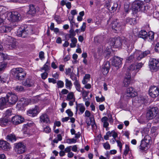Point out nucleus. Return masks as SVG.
Masks as SVG:
<instances>
[{"label":"nucleus","mask_w":159,"mask_h":159,"mask_svg":"<svg viewBox=\"0 0 159 159\" xmlns=\"http://www.w3.org/2000/svg\"><path fill=\"white\" fill-rule=\"evenodd\" d=\"M82 90H81V93L82 94L83 97H86L89 93V91H86L83 88L82 89Z\"/></svg>","instance_id":"43"},{"label":"nucleus","mask_w":159,"mask_h":159,"mask_svg":"<svg viewBox=\"0 0 159 159\" xmlns=\"http://www.w3.org/2000/svg\"><path fill=\"white\" fill-rule=\"evenodd\" d=\"M149 66L152 71H156L159 68V61L155 58H151L149 62Z\"/></svg>","instance_id":"6"},{"label":"nucleus","mask_w":159,"mask_h":159,"mask_svg":"<svg viewBox=\"0 0 159 159\" xmlns=\"http://www.w3.org/2000/svg\"><path fill=\"white\" fill-rule=\"evenodd\" d=\"M118 7V5L117 3H114L113 6L111 8V11H112L114 12L117 10Z\"/></svg>","instance_id":"53"},{"label":"nucleus","mask_w":159,"mask_h":159,"mask_svg":"<svg viewBox=\"0 0 159 159\" xmlns=\"http://www.w3.org/2000/svg\"><path fill=\"white\" fill-rule=\"evenodd\" d=\"M24 120V118L21 116L16 115L12 118L11 122L14 125H17L22 123Z\"/></svg>","instance_id":"11"},{"label":"nucleus","mask_w":159,"mask_h":159,"mask_svg":"<svg viewBox=\"0 0 159 159\" xmlns=\"http://www.w3.org/2000/svg\"><path fill=\"white\" fill-rule=\"evenodd\" d=\"M28 33V30L26 29L20 28L18 30L17 35L19 37L25 38L27 36Z\"/></svg>","instance_id":"17"},{"label":"nucleus","mask_w":159,"mask_h":159,"mask_svg":"<svg viewBox=\"0 0 159 159\" xmlns=\"http://www.w3.org/2000/svg\"><path fill=\"white\" fill-rule=\"evenodd\" d=\"M36 8H35L34 5H29V10L28 12V14L32 15H34L36 13Z\"/></svg>","instance_id":"29"},{"label":"nucleus","mask_w":159,"mask_h":159,"mask_svg":"<svg viewBox=\"0 0 159 159\" xmlns=\"http://www.w3.org/2000/svg\"><path fill=\"white\" fill-rule=\"evenodd\" d=\"M96 99L97 102H102L105 100L104 97L103 96H102L101 98H99L98 97H96Z\"/></svg>","instance_id":"52"},{"label":"nucleus","mask_w":159,"mask_h":159,"mask_svg":"<svg viewBox=\"0 0 159 159\" xmlns=\"http://www.w3.org/2000/svg\"><path fill=\"white\" fill-rule=\"evenodd\" d=\"M44 53L43 52L41 51L39 52V57L40 59L41 60H43L44 58Z\"/></svg>","instance_id":"57"},{"label":"nucleus","mask_w":159,"mask_h":159,"mask_svg":"<svg viewBox=\"0 0 159 159\" xmlns=\"http://www.w3.org/2000/svg\"><path fill=\"white\" fill-rule=\"evenodd\" d=\"M86 27V23H83L82 26L81 27V30L82 31L84 32L85 30Z\"/></svg>","instance_id":"62"},{"label":"nucleus","mask_w":159,"mask_h":159,"mask_svg":"<svg viewBox=\"0 0 159 159\" xmlns=\"http://www.w3.org/2000/svg\"><path fill=\"white\" fill-rule=\"evenodd\" d=\"M158 111V108L156 107L151 108L147 112L146 117L148 120L152 119L156 116Z\"/></svg>","instance_id":"8"},{"label":"nucleus","mask_w":159,"mask_h":159,"mask_svg":"<svg viewBox=\"0 0 159 159\" xmlns=\"http://www.w3.org/2000/svg\"><path fill=\"white\" fill-rule=\"evenodd\" d=\"M39 112L38 107H35L34 108L29 110L27 111V114L30 116L34 117L36 116Z\"/></svg>","instance_id":"19"},{"label":"nucleus","mask_w":159,"mask_h":159,"mask_svg":"<svg viewBox=\"0 0 159 159\" xmlns=\"http://www.w3.org/2000/svg\"><path fill=\"white\" fill-rule=\"evenodd\" d=\"M8 104L6 97H2L0 98V109H3L4 106Z\"/></svg>","instance_id":"25"},{"label":"nucleus","mask_w":159,"mask_h":159,"mask_svg":"<svg viewBox=\"0 0 159 159\" xmlns=\"http://www.w3.org/2000/svg\"><path fill=\"white\" fill-rule=\"evenodd\" d=\"M76 35L75 32L74 31L73 29H71L69 31V38H74Z\"/></svg>","instance_id":"45"},{"label":"nucleus","mask_w":159,"mask_h":159,"mask_svg":"<svg viewBox=\"0 0 159 159\" xmlns=\"http://www.w3.org/2000/svg\"><path fill=\"white\" fill-rule=\"evenodd\" d=\"M7 64L6 63H3L0 65V73H2L5 68L6 67Z\"/></svg>","instance_id":"42"},{"label":"nucleus","mask_w":159,"mask_h":159,"mask_svg":"<svg viewBox=\"0 0 159 159\" xmlns=\"http://www.w3.org/2000/svg\"><path fill=\"white\" fill-rule=\"evenodd\" d=\"M133 36H129V39L124 37L121 39L122 43L125 44L127 48H129L130 44V43L133 40ZM110 44L111 46H113L115 48H117L120 47L122 44V42L120 38H111L110 40Z\"/></svg>","instance_id":"1"},{"label":"nucleus","mask_w":159,"mask_h":159,"mask_svg":"<svg viewBox=\"0 0 159 159\" xmlns=\"http://www.w3.org/2000/svg\"><path fill=\"white\" fill-rule=\"evenodd\" d=\"M126 22L127 23L130 25H134L137 23L134 18H130L129 17L126 18Z\"/></svg>","instance_id":"33"},{"label":"nucleus","mask_w":159,"mask_h":159,"mask_svg":"<svg viewBox=\"0 0 159 159\" xmlns=\"http://www.w3.org/2000/svg\"><path fill=\"white\" fill-rule=\"evenodd\" d=\"M7 78V75L6 74L5 75V76L4 77L0 76V83L5 82L6 81Z\"/></svg>","instance_id":"46"},{"label":"nucleus","mask_w":159,"mask_h":159,"mask_svg":"<svg viewBox=\"0 0 159 159\" xmlns=\"http://www.w3.org/2000/svg\"><path fill=\"white\" fill-rule=\"evenodd\" d=\"M76 141V139L74 138L68 139L66 140V143L69 144H70L72 143H75Z\"/></svg>","instance_id":"49"},{"label":"nucleus","mask_w":159,"mask_h":159,"mask_svg":"<svg viewBox=\"0 0 159 159\" xmlns=\"http://www.w3.org/2000/svg\"><path fill=\"white\" fill-rule=\"evenodd\" d=\"M145 8L144 3L142 1H137L134 2L132 4V9L134 13H136L140 11H144Z\"/></svg>","instance_id":"3"},{"label":"nucleus","mask_w":159,"mask_h":159,"mask_svg":"<svg viewBox=\"0 0 159 159\" xmlns=\"http://www.w3.org/2000/svg\"><path fill=\"white\" fill-rule=\"evenodd\" d=\"M150 52L148 50L143 52L140 51H137L135 52L134 55L138 60H140L150 54Z\"/></svg>","instance_id":"9"},{"label":"nucleus","mask_w":159,"mask_h":159,"mask_svg":"<svg viewBox=\"0 0 159 159\" xmlns=\"http://www.w3.org/2000/svg\"><path fill=\"white\" fill-rule=\"evenodd\" d=\"M6 18V15H5L4 16L3 15L0 16V25L2 24L4 22V20Z\"/></svg>","instance_id":"54"},{"label":"nucleus","mask_w":159,"mask_h":159,"mask_svg":"<svg viewBox=\"0 0 159 159\" xmlns=\"http://www.w3.org/2000/svg\"><path fill=\"white\" fill-rule=\"evenodd\" d=\"M129 6L128 4H125L124 5L125 11L126 13H128L129 11Z\"/></svg>","instance_id":"58"},{"label":"nucleus","mask_w":159,"mask_h":159,"mask_svg":"<svg viewBox=\"0 0 159 159\" xmlns=\"http://www.w3.org/2000/svg\"><path fill=\"white\" fill-rule=\"evenodd\" d=\"M148 33L146 30H141L139 34V37L144 39L147 38Z\"/></svg>","instance_id":"28"},{"label":"nucleus","mask_w":159,"mask_h":159,"mask_svg":"<svg viewBox=\"0 0 159 159\" xmlns=\"http://www.w3.org/2000/svg\"><path fill=\"white\" fill-rule=\"evenodd\" d=\"M71 146H69L68 147H66L65 148L64 151L65 152H71L70 151L71 150Z\"/></svg>","instance_id":"61"},{"label":"nucleus","mask_w":159,"mask_h":159,"mask_svg":"<svg viewBox=\"0 0 159 159\" xmlns=\"http://www.w3.org/2000/svg\"><path fill=\"white\" fill-rule=\"evenodd\" d=\"M58 88H62L64 86V82L61 80L58 81L57 83Z\"/></svg>","instance_id":"47"},{"label":"nucleus","mask_w":159,"mask_h":159,"mask_svg":"<svg viewBox=\"0 0 159 159\" xmlns=\"http://www.w3.org/2000/svg\"><path fill=\"white\" fill-rule=\"evenodd\" d=\"M149 94L153 98H156L159 94V89L156 86L151 87L149 90Z\"/></svg>","instance_id":"10"},{"label":"nucleus","mask_w":159,"mask_h":159,"mask_svg":"<svg viewBox=\"0 0 159 159\" xmlns=\"http://www.w3.org/2000/svg\"><path fill=\"white\" fill-rule=\"evenodd\" d=\"M71 43L70 44L71 48H75L76 46L77 43V39L75 38H72L71 39Z\"/></svg>","instance_id":"38"},{"label":"nucleus","mask_w":159,"mask_h":159,"mask_svg":"<svg viewBox=\"0 0 159 159\" xmlns=\"http://www.w3.org/2000/svg\"><path fill=\"white\" fill-rule=\"evenodd\" d=\"M154 33L152 31H150L148 33L147 38H149L150 41H152L154 39Z\"/></svg>","instance_id":"39"},{"label":"nucleus","mask_w":159,"mask_h":159,"mask_svg":"<svg viewBox=\"0 0 159 159\" xmlns=\"http://www.w3.org/2000/svg\"><path fill=\"white\" fill-rule=\"evenodd\" d=\"M40 122L42 123H50L49 119L46 114H43L40 117Z\"/></svg>","instance_id":"23"},{"label":"nucleus","mask_w":159,"mask_h":159,"mask_svg":"<svg viewBox=\"0 0 159 159\" xmlns=\"http://www.w3.org/2000/svg\"><path fill=\"white\" fill-rule=\"evenodd\" d=\"M91 116V113L88 110H86L84 113V116L85 117H89L90 121V122H87L88 126L91 125L93 129H95L97 128L96 125L95 123L94 120H93L90 117Z\"/></svg>","instance_id":"13"},{"label":"nucleus","mask_w":159,"mask_h":159,"mask_svg":"<svg viewBox=\"0 0 159 159\" xmlns=\"http://www.w3.org/2000/svg\"><path fill=\"white\" fill-rule=\"evenodd\" d=\"M136 98H138V101L139 103H143L144 102V99L143 98L140 97L138 98L137 97Z\"/></svg>","instance_id":"60"},{"label":"nucleus","mask_w":159,"mask_h":159,"mask_svg":"<svg viewBox=\"0 0 159 159\" xmlns=\"http://www.w3.org/2000/svg\"><path fill=\"white\" fill-rule=\"evenodd\" d=\"M8 19L12 22H16L20 20L21 18L20 14L17 11L9 12L7 14Z\"/></svg>","instance_id":"5"},{"label":"nucleus","mask_w":159,"mask_h":159,"mask_svg":"<svg viewBox=\"0 0 159 159\" xmlns=\"http://www.w3.org/2000/svg\"><path fill=\"white\" fill-rule=\"evenodd\" d=\"M131 73L130 72L126 74L123 81V84L125 87L128 86L131 83Z\"/></svg>","instance_id":"20"},{"label":"nucleus","mask_w":159,"mask_h":159,"mask_svg":"<svg viewBox=\"0 0 159 159\" xmlns=\"http://www.w3.org/2000/svg\"><path fill=\"white\" fill-rule=\"evenodd\" d=\"M10 73L16 79L18 80H22L26 75V72L21 67L13 68L11 70Z\"/></svg>","instance_id":"2"},{"label":"nucleus","mask_w":159,"mask_h":159,"mask_svg":"<svg viewBox=\"0 0 159 159\" xmlns=\"http://www.w3.org/2000/svg\"><path fill=\"white\" fill-rule=\"evenodd\" d=\"M66 87L68 89H70L72 86V84L70 80L67 79H65Z\"/></svg>","instance_id":"34"},{"label":"nucleus","mask_w":159,"mask_h":159,"mask_svg":"<svg viewBox=\"0 0 159 159\" xmlns=\"http://www.w3.org/2000/svg\"><path fill=\"white\" fill-rule=\"evenodd\" d=\"M16 144V152L19 154H21L25 152V147L23 143H19Z\"/></svg>","instance_id":"14"},{"label":"nucleus","mask_w":159,"mask_h":159,"mask_svg":"<svg viewBox=\"0 0 159 159\" xmlns=\"http://www.w3.org/2000/svg\"><path fill=\"white\" fill-rule=\"evenodd\" d=\"M137 93L135 92L132 87L128 88L126 91L125 95L128 97H132L135 96Z\"/></svg>","instance_id":"18"},{"label":"nucleus","mask_w":159,"mask_h":159,"mask_svg":"<svg viewBox=\"0 0 159 159\" xmlns=\"http://www.w3.org/2000/svg\"><path fill=\"white\" fill-rule=\"evenodd\" d=\"M9 121V120L6 118H1L0 120V125L2 126H4L8 124Z\"/></svg>","instance_id":"32"},{"label":"nucleus","mask_w":159,"mask_h":159,"mask_svg":"<svg viewBox=\"0 0 159 159\" xmlns=\"http://www.w3.org/2000/svg\"><path fill=\"white\" fill-rule=\"evenodd\" d=\"M85 110L84 106L82 103L77 104L76 107V112L77 113L78 110L80 112L78 113L79 114H82L84 112Z\"/></svg>","instance_id":"22"},{"label":"nucleus","mask_w":159,"mask_h":159,"mask_svg":"<svg viewBox=\"0 0 159 159\" xmlns=\"http://www.w3.org/2000/svg\"><path fill=\"white\" fill-rule=\"evenodd\" d=\"M74 84L76 90L79 92H81V86L78 80L75 81L74 82Z\"/></svg>","instance_id":"35"},{"label":"nucleus","mask_w":159,"mask_h":159,"mask_svg":"<svg viewBox=\"0 0 159 159\" xmlns=\"http://www.w3.org/2000/svg\"><path fill=\"white\" fill-rule=\"evenodd\" d=\"M110 67V64L108 62H106L102 66L101 70L104 75L108 73Z\"/></svg>","instance_id":"16"},{"label":"nucleus","mask_w":159,"mask_h":159,"mask_svg":"<svg viewBox=\"0 0 159 159\" xmlns=\"http://www.w3.org/2000/svg\"><path fill=\"white\" fill-rule=\"evenodd\" d=\"M108 118L106 116L103 117L101 119V121L103 123V126L104 128H107L109 126V124L108 122Z\"/></svg>","instance_id":"30"},{"label":"nucleus","mask_w":159,"mask_h":159,"mask_svg":"<svg viewBox=\"0 0 159 159\" xmlns=\"http://www.w3.org/2000/svg\"><path fill=\"white\" fill-rule=\"evenodd\" d=\"M69 93L68 90L66 89H63L61 91V93L63 95Z\"/></svg>","instance_id":"63"},{"label":"nucleus","mask_w":159,"mask_h":159,"mask_svg":"<svg viewBox=\"0 0 159 159\" xmlns=\"http://www.w3.org/2000/svg\"><path fill=\"white\" fill-rule=\"evenodd\" d=\"M103 146L104 148L106 149H110V146L108 142L103 144Z\"/></svg>","instance_id":"48"},{"label":"nucleus","mask_w":159,"mask_h":159,"mask_svg":"<svg viewBox=\"0 0 159 159\" xmlns=\"http://www.w3.org/2000/svg\"><path fill=\"white\" fill-rule=\"evenodd\" d=\"M1 148L2 149L7 151L10 148L9 144L7 143L6 141L3 140L0 141V148Z\"/></svg>","instance_id":"21"},{"label":"nucleus","mask_w":159,"mask_h":159,"mask_svg":"<svg viewBox=\"0 0 159 159\" xmlns=\"http://www.w3.org/2000/svg\"><path fill=\"white\" fill-rule=\"evenodd\" d=\"M70 77L71 79L73 80H74L75 81H76V80H77V78L76 77L75 74L74 73H71L70 75Z\"/></svg>","instance_id":"51"},{"label":"nucleus","mask_w":159,"mask_h":159,"mask_svg":"<svg viewBox=\"0 0 159 159\" xmlns=\"http://www.w3.org/2000/svg\"><path fill=\"white\" fill-rule=\"evenodd\" d=\"M48 74L46 72H44L41 74L42 78L43 80H45L48 77Z\"/></svg>","instance_id":"55"},{"label":"nucleus","mask_w":159,"mask_h":159,"mask_svg":"<svg viewBox=\"0 0 159 159\" xmlns=\"http://www.w3.org/2000/svg\"><path fill=\"white\" fill-rule=\"evenodd\" d=\"M119 26V25L118 24L116 21H113L112 23L111 27L112 29H115L116 31L120 30V28L118 27Z\"/></svg>","instance_id":"37"},{"label":"nucleus","mask_w":159,"mask_h":159,"mask_svg":"<svg viewBox=\"0 0 159 159\" xmlns=\"http://www.w3.org/2000/svg\"><path fill=\"white\" fill-rule=\"evenodd\" d=\"M50 62L48 60L43 67L41 68V70H44L45 71H48L50 69Z\"/></svg>","instance_id":"36"},{"label":"nucleus","mask_w":159,"mask_h":159,"mask_svg":"<svg viewBox=\"0 0 159 159\" xmlns=\"http://www.w3.org/2000/svg\"><path fill=\"white\" fill-rule=\"evenodd\" d=\"M122 60V59L115 56L112 61V64L118 69L121 66Z\"/></svg>","instance_id":"12"},{"label":"nucleus","mask_w":159,"mask_h":159,"mask_svg":"<svg viewBox=\"0 0 159 159\" xmlns=\"http://www.w3.org/2000/svg\"><path fill=\"white\" fill-rule=\"evenodd\" d=\"M0 56L3 59V60H4L7 58V56L6 54H4L3 53H0Z\"/></svg>","instance_id":"64"},{"label":"nucleus","mask_w":159,"mask_h":159,"mask_svg":"<svg viewBox=\"0 0 159 159\" xmlns=\"http://www.w3.org/2000/svg\"><path fill=\"white\" fill-rule=\"evenodd\" d=\"M14 90L17 92H22L24 90V88L22 86L18 85L14 88Z\"/></svg>","instance_id":"40"},{"label":"nucleus","mask_w":159,"mask_h":159,"mask_svg":"<svg viewBox=\"0 0 159 159\" xmlns=\"http://www.w3.org/2000/svg\"><path fill=\"white\" fill-rule=\"evenodd\" d=\"M66 100L69 101V104L70 106H73L74 102L75 101V98L74 93L72 92L69 93L67 95Z\"/></svg>","instance_id":"15"},{"label":"nucleus","mask_w":159,"mask_h":159,"mask_svg":"<svg viewBox=\"0 0 159 159\" xmlns=\"http://www.w3.org/2000/svg\"><path fill=\"white\" fill-rule=\"evenodd\" d=\"M12 30V28L6 25L0 26V33H8L10 32Z\"/></svg>","instance_id":"24"},{"label":"nucleus","mask_w":159,"mask_h":159,"mask_svg":"<svg viewBox=\"0 0 159 159\" xmlns=\"http://www.w3.org/2000/svg\"><path fill=\"white\" fill-rule=\"evenodd\" d=\"M148 143L144 141H141L139 148L142 150H146L148 148Z\"/></svg>","instance_id":"27"},{"label":"nucleus","mask_w":159,"mask_h":159,"mask_svg":"<svg viewBox=\"0 0 159 159\" xmlns=\"http://www.w3.org/2000/svg\"><path fill=\"white\" fill-rule=\"evenodd\" d=\"M34 84L33 80L29 78L26 79V80L23 82V84L27 87H30L32 86Z\"/></svg>","instance_id":"26"},{"label":"nucleus","mask_w":159,"mask_h":159,"mask_svg":"<svg viewBox=\"0 0 159 159\" xmlns=\"http://www.w3.org/2000/svg\"><path fill=\"white\" fill-rule=\"evenodd\" d=\"M66 113L70 117L72 116L73 115V112L70 109H68L66 110Z\"/></svg>","instance_id":"59"},{"label":"nucleus","mask_w":159,"mask_h":159,"mask_svg":"<svg viewBox=\"0 0 159 159\" xmlns=\"http://www.w3.org/2000/svg\"><path fill=\"white\" fill-rule=\"evenodd\" d=\"M51 131V129L49 126H46L44 128L43 131L46 133H49Z\"/></svg>","instance_id":"50"},{"label":"nucleus","mask_w":159,"mask_h":159,"mask_svg":"<svg viewBox=\"0 0 159 159\" xmlns=\"http://www.w3.org/2000/svg\"><path fill=\"white\" fill-rule=\"evenodd\" d=\"M129 150L130 149L129 146L127 145H126L125 146V148L124 152L123 157H124V156L125 157L126 156L129 152Z\"/></svg>","instance_id":"41"},{"label":"nucleus","mask_w":159,"mask_h":159,"mask_svg":"<svg viewBox=\"0 0 159 159\" xmlns=\"http://www.w3.org/2000/svg\"><path fill=\"white\" fill-rule=\"evenodd\" d=\"M143 63L142 62L137 63L131 64L128 68V71L132 73L133 75L135 74L138 72L143 67Z\"/></svg>","instance_id":"4"},{"label":"nucleus","mask_w":159,"mask_h":159,"mask_svg":"<svg viewBox=\"0 0 159 159\" xmlns=\"http://www.w3.org/2000/svg\"><path fill=\"white\" fill-rule=\"evenodd\" d=\"M7 141L13 142L16 140V138L15 136L12 134H11L7 135Z\"/></svg>","instance_id":"31"},{"label":"nucleus","mask_w":159,"mask_h":159,"mask_svg":"<svg viewBox=\"0 0 159 159\" xmlns=\"http://www.w3.org/2000/svg\"><path fill=\"white\" fill-rule=\"evenodd\" d=\"M111 133V136H112L114 138V140H113V141H114V140L116 141V140L115 138H116L118 136L117 133L114 131H112Z\"/></svg>","instance_id":"56"},{"label":"nucleus","mask_w":159,"mask_h":159,"mask_svg":"<svg viewBox=\"0 0 159 159\" xmlns=\"http://www.w3.org/2000/svg\"><path fill=\"white\" fill-rule=\"evenodd\" d=\"M6 98L7 102L8 103V104L9 105L15 104L18 100L17 96L11 93H8L6 95Z\"/></svg>","instance_id":"7"},{"label":"nucleus","mask_w":159,"mask_h":159,"mask_svg":"<svg viewBox=\"0 0 159 159\" xmlns=\"http://www.w3.org/2000/svg\"><path fill=\"white\" fill-rule=\"evenodd\" d=\"M151 139V137L148 135H146L144 136L143 139L142 141H144L146 142L149 143Z\"/></svg>","instance_id":"44"}]
</instances>
